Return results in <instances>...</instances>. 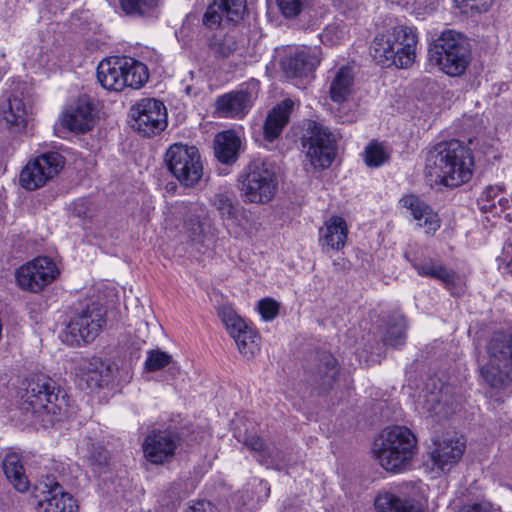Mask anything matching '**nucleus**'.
<instances>
[{
	"label": "nucleus",
	"instance_id": "obj_49",
	"mask_svg": "<svg viewBox=\"0 0 512 512\" xmlns=\"http://www.w3.org/2000/svg\"><path fill=\"white\" fill-rule=\"evenodd\" d=\"M185 512H217L216 507L209 501H198Z\"/></svg>",
	"mask_w": 512,
	"mask_h": 512
},
{
	"label": "nucleus",
	"instance_id": "obj_51",
	"mask_svg": "<svg viewBox=\"0 0 512 512\" xmlns=\"http://www.w3.org/2000/svg\"><path fill=\"white\" fill-rule=\"evenodd\" d=\"M99 457H100L99 463L95 464V466H96L95 471L98 473H101L102 468L104 466H106V464H107V456H106V453H104V454H99Z\"/></svg>",
	"mask_w": 512,
	"mask_h": 512
},
{
	"label": "nucleus",
	"instance_id": "obj_55",
	"mask_svg": "<svg viewBox=\"0 0 512 512\" xmlns=\"http://www.w3.org/2000/svg\"><path fill=\"white\" fill-rule=\"evenodd\" d=\"M508 267H509V272L512 274V259H511V262L509 263Z\"/></svg>",
	"mask_w": 512,
	"mask_h": 512
},
{
	"label": "nucleus",
	"instance_id": "obj_45",
	"mask_svg": "<svg viewBox=\"0 0 512 512\" xmlns=\"http://www.w3.org/2000/svg\"><path fill=\"white\" fill-rule=\"evenodd\" d=\"M305 3L306 0H277L278 7L286 18L299 15Z\"/></svg>",
	"mask_w": 512,
	"mask_h": 512
},
{
	"label": "nucleus",
	"instance_id": "obj_54",
	"mask_svg": "<svg viewBox=\"0 0 512 512\" xmlns=\"http://www.w3.org/2000/svg\"><path fill=\"white\" fill-rule=\"evenodd\" d=\"M328 33H329V29H326L322 35L323 38H327L328 36Z\"/></svg>",
	"mask_w": 512,
	"mask_h": 512
},
{
	"label": "nucleus",
	"instance_id": "obj_31",
	"mask_svg": "<svg viewBox=\"0 0 512 512\" xmlns=\"http://www.w3.org/2000/svg\"><path fill=\"white\" fill-rule=\"evenodd\" d=\"M374 505L377 512H424L418 501L411 498H401L390 492L378 494Z\"/></svg>",
	"mask_w": 512,
	"mask_h": 512
},
{
	"label": "nucleus",
	"instance_id": "obj_30",
	"mask_svg": "<svg viewBox=\"0 0 512 512\" xmlns=\"http://www.w3.org/2000/svg\"><path fill=\"white\" fill-rule=\"evenodd\" d=\"M241 140L233 131H223L214 138V153L218 161L231 165L238 159Z\"/></svg>",
	"mask_w": 512,
	"mask_h": 512
},
{
	"label": "nucleus",
	"instance_id": "obj_13",
	"mask_svg": "<svg viewBox=\"0 0 512 512\" xmlns=\"http://www.w3.org/2000/svg\"><path fill=\"white\" fill-rule=\"evenodd\" d=\"M64 157L55 151L43 153L29 161L20 173V184L27 190L43 187L62 170Z\"/></svg>",
	"mask_w": 512,
	"mask_h": 512
},
{
	"label": "nucleus",
	"instance_id": "obj_41",
	"mask_svg": "<svg viewBox=\"0 0 512 512\" xmlns=\"http://www.w3.org/2000/svg\"><path fill=\"white\" fill-rule=\"evenodd\" d=\"M209 48L216 57L227 58L237 50V41L231 34L215 35L209 41Z\"/></svg>",
	"mask_w": 512,
	"mask_h": 512
},
{
	"label": "nucleus",
	"instance_id": "obj_35",
	"mask_svg": "<svg viewBox=\"0 0 512 512\" xmlns=\"http://www.w3.org/2000/svg\"><path fill=\"white\" fill-rule=\"evenodd\" d=\"M212 206L218 211L224 221H234L239 213L238 201L233 191L220 189L211 199Z\"/></svg>",
	"mask_w": 512,
	"mask_h": 512
},
{
	"label": "nucleus",
	"instance_id": "obj_43",
	"mask_svg": "<svg viewBox=\"0 0 512 512\" xmlns=\"http://www.w3.org/2000/svg\"><path fill=\"white\" fill-rule=\"evenodd\" d=\"M172 361L171 355L160 350H149L145 360V369L150 372L158 371Z\"/></svg>",
	"mask_w": 512,
	"mask_h": 512
},
{
	"label": "nucleus",
	"instance_id": "obj_23",
	"mask_svg": "<svg viewBox=\"0 0 512 512\" xmlns=\"http://www.w3.org/2000/svg\"><path fill=\"white\" fill-rule=\"evenodd\" d=\"M320 63L318 51L302 48L282 61V68L289 78H308L312 76Z\"/></svg>",
	"mask_w": 512,
	"mask_h": 512
},
{
	"label": "nucleus",
	"instance_id": "obj_50",
	"mask_svg": "<svg viewBox=\"0 0 512 512\" xmlns=\"http://www.w3.org/2000/svg\"><path fill=\"white\" fill-rule=\"evenodd\" d=\"M458 512H492V509L487 503H474L464 505Z\"/></svg>",
	"mask_w": 512,
	"mask_h": 512
},
{
	"label": "nucleus",
	"instance_id": "obj_39",
	"mask_svg": "<svg viewBox=\"0 0 512 512\" xmlns=\"http://www.w3.org/2000/svg\"><path fill=\"white\" fill-rule=\"evenodd\" d=\"M233 339L239 352L246 358L254 357V355L259 351L258 335L249 326L246 327V329H243Z\"/></svg>",
	"mask_w": 512,
	"mask_h": 512
},
{
	"label": "nucleus",
	"instance_id": "obj_25",
	"mask_svg": "<svg viewBox=\"0 0 512 512\" xmlns=\"http://www.w3.org/2000/svg\"><path fill=\"white\" fill-rule=\"evenodd\" d=\"M294 101L286 98L269 111L263 125V136L268 142L277 139L290 119L294 108Z\"/></svg>",
	"mask_w": 512,
	"mask_h": 512
},
{
	"label": "nucleus",
	"instance_id": "obj_36",
	"mask_svg": "<svg viewBox=\"0 0 512 512\" xmlns=\"http://www.w3.org/2000/svg\"><path fill=\"white\" fill-rule=\"evenodd\" d=\"M3 470L7 480L19 492H26L29 488V481L24 473L20 458L16 454H9L3 461Z\"/></svg>",
	"mask_w": 512,
	"mask_h": 512
},
{
	"label": "nucleus",
	"instance_id": "obj_4",
	"mask_svg": "<svg viewBox=\"0 0 512 512\" xmlns=\"http://www.w3.org/2000/svg\"><path fill=\"white\" fill-rule=\"evenodd\" d=\"M18 397L19 408L32 418H39L44 413L56 414L65 402V394L56 382L43 375L23 382Z\"/></svg>",
	"mask_w": 512,
	"mask_h": 512
},
{
	"label": "nucleus",
	"instance_id": "obj_38",
	"mask_svg": "<svg viewBox=\"0 0 512 512\" xmlns=\"http://www.w3.org/2000/svg\"><path fill=\"white\" fill-rule=\"evenodd\" d=\"M424 407L429 414L440 418L448 417L454 411L448 405L447 389H440L438 392H430L425 395Z\"/></svg>",
	"mask_w": 512,
	"mask_h": 512
},
{
	"label": "nucleus",
	"instance_id": "obj_37",
	"mask_svg": "<svg viewBox=\"0 0 512 512\" xmlns=\"http://www.w3.org/2000/svg\"><path fill=\"white\" fill-rule=\"evenodd\" d=\"M406 322L402 314L395 313L388 317L385 330L383 333V341L391 347L402 346L406 339Z\"/></svg>",
	"mask_w": 512,
	"mask_h": 512
},
{
	"label": "nucleus",
	"instance_id": "obj_16",
	"mask_svg": "<svg viewBox=\"0 0 512 512\" xmlns=\"http://www.w3.org/2000/svg\"><path fill=\"white\" fill-rule=\"evenodd\" d=\"M56 264L48 257H37L16 271V280L23 290L38 293L58 276Z\"/></svg>",
	"mask_w": 512,
	"mask_h": 512
},
{
	"label": "nucleus",
	"instance_id": "obj_26",
	"mask_svg": "<svg viewBox=\"0 0 512 512\" xmlns=\"http://www.w3.org/2000/svg\"><path fill=\"white\" fill-rule=\"evenodd\" d=\"M401 205L410 211L417 224L426 232H435L440 227L438 215L415 195H408L400 200Z\"/></svg>",
	"mask_w": 512,
	"mask_h": 512
},
{
	"label": "nucleus",
	"instance_id": "obj_15",
	"mask_svg": "<svg viewBox=\"0 0 512 512\" xmlns=\"http://www.w3.org/2000/svg\"><path fill=\"white\" fill-rule=\"evenodd\" d=\"M117 366L99 357L84 358L75 368L78 385L91 392L108 387L115 378Z\"/></svg>",
	"mask_w": 512,
	"mask_h": 512
},
{
	"label": "nucleus",
	"instance_id": "obj_44",
	"mask_svg": "<svg viewBox=\"0 0 512 512\" xmlns=\"http://www.w3.org/2000/svg\"><path fill=\"white\" fill-rule=\"evenodd\" d=\"M501 192L499 186H488L479 198L480 209L484 212L496 209L495 198Z\"/></svg>",
	"mask_w": 512,
	"mask_h": 512
},
{
	"label": "nucleus",
	"instance_id": "obj_2",
	"mask_svg": "<svg viewBox=\"0 0 512 512\" xmlns=\"http://www.w3.org/2000/svg\"><path fill=\"white\" fill-rule=\"evenodd\" d=\"M418 37L414 29L398 25L377 34L370 46V54L377 64L410 67L416 58Z\"/></svg>",
	"mask_w": 512,
	"mask_h": 512
},
{
	"label": "nucleus",
	"instance_id": "obj_11",
	"mask_svg": "<svg viewBox=\"0 0 512 512\" xmlns=\"http://www.w3.org/2000/svg\"><path fill=\"white\" fill-rule=\"evenodd\" d=\"M306 157L316 169H324L331 165L336 152V138L328 128L311 122L302 139Z\"/></svg>",
	"mask_w": 512,
	"mask_h": 512
},
{
	"label": "nucleus",
	"instance_id": "obj_8",
	"mask_svg": "<svg viewBox=\"0 0 512 512\" xmlns=\"http://www.w3.org/2000/svg\"><path fill=\"white\" fill-rule=\"evenodd\" d=\"M489 364L481 368L486 383L504 389L512 383V332H496L487 343Z\"/></svg>",
	"mask_w": 512,
	"mask_h": 512
},
{
	"label": "nucleus",
	"instance_id": "obj_34",
	"mask_svg": "<svg viewBox=\"0 0 512 512\" xmlns=\"http://www.w3.org/2000/svg\"><path fill=\"white\" fill-rule=\"evenodd\" d=\"M161 0H120L121 11L128 17L148 19L158 15Z\"/></svg>",
	"mask_w": 512,
	"mask_h": 512
},
{
	"label": "nucleus",
	"instance_id": "obj_20",
	"mask_svg": "<svg viewBox=\"0 0 512 512\" xmlns=\"http://www.w3.org/2000/svg\"><path fill=\"white\" fill-rule=\"evenodd\" d=\"M339 374V365L335 357L327 352H317L307 369V381L321 392L331 389Z\"/></svg>",
	"mask_w": 512,
	"mask_h": 512
},
{
	"label": "nucleus",
	"instance_id": "obj_9",
	"mask_svg": "<svg viewBox=\"0 0 512 512\" xmlns=\"http://www.w3.org/2000/svg\"><path fill=\"white\" fill-rule=\"evenodd\" d=\"M105 324L104 308L91 302L77 309L62 334L63 342L71 346L92 342Z\"/></svg>",
	"mask_w": 512,
	"mask_h": 512
},
{
	"label": "nucleus",
	"instance_id": "obj_12",
	"mask_svg": "<svg viewBox=\"0 0 512 512\" xmlns=\"http://www.w3.org/2000/svg\"><path fill=\"white\" fill-rule=\"evenodd\" d=\"M259 89V81L252 79L237 90L218 96L215 101V113L222 118L243 119L258 97Z\"/></svg>",
	"mask_w": 512,
	"mask_h": 512
},
{
	"label": "nucleus",
	"instance_id": "obj_28",
	"mask_svg": "<svg viewBox=\"0 0 512 512\" xmlns=\"http://www.w3.org/2000/svg\"><path fill=\"white\" fill-rule=\"evenodd\" d=\"M3 117L9 128L14 132H22L26 129L31 116V107L23 97L14 94L8 98L7 105L2 109Z\"/></svg>",
	"mask_w": 512,
	"mask_h": 512
},
{
	"label": "nucleus",
	"instance_id": "obj_53",
	"mask_svg": "<svg viewBox=\"0 0 512 512\" xmlns=\"http://www.w3.org/2000/svg\"><path fill=\"white\" fill-rule=\"evenodd\" d=\"M339 7L349 6L352 0H333Z\"/></svg>",
	"mask_w": 512,
	"mask_h": 512
},
{
	"label": "nucleus",
	"instance_id": "obj_14",
	"mask_svg": "<svg viewBox=\"0 0 512 512\" xmlns=\"http://www.w3.org/2000/svg\"><path fill=\"white\" fill-rule=\"evenodd\" d=\"M132 127L144 136L159 134L167 126L164 104L154 98L139 100L130 109Z\"/></svg>",
	"mask_w": 512,
	"mask_h": 512
},
{
	"label": "nucleus",
	"instance_id": "obj_40",
	"mask_svg": "<svg viewBox=\"0 0 512 512\" xmlns=\"http://www.w3.org/2000/svg\"><path fill=\"white\" fill-rule=\"evenodd\" d=\"M218 316L225 325L228 333L232 338L237 336L248 325L246 322L234 311L231 306H221L218 308Z\"/></svg>",
	"mask_w": 512,
	"mask_h": 512
},
{
	"label": "nucleus",
	"instance_id": "obj_42",
	"mask_svg": "<svg viewBox=\"0 0 512 512\" xmlns=\"http://www.w3.org/2000/svg\"><path fill=\"white\" fill-rule=\"evenodd\" d=\"M387 159L388 155L380 143L372 142L364 151V161L369 167H379L384 164Z\"/></svg>",
	"mask_w": 512,
	"mask_h": 512
},
{
	"label": "nucleus",
	"instance_id": "obj_24",
	"mask_svg": "<svg viewBox=\"0 0 512 512\" xmlns=\"http://www.w3.org/2000/svg\"><path fill=\"white\" fill-rule=\"evenodd\" d=\"M243 443L254 452L256 460L267 468L281 470L287 465L283 452L275 446L267 445L261 437L249 435Z\"/></svg>",
	"mask_w": 512,
	"mask_h": 512
},
{
	"label": "nucleus",
	"instance_id": "obj_46",
	"mask_svg": "<svg viewBox=\"0 0 512 512\" xmlns=\"http://www.w3.org/2000/svg\"><path fill=\"white\" fill-rule=\"evenodd\" d=\"M258 311L264 320L271 321L279 312V304L271 298H265L258 302Z\"/></svg>",
	"mask_w": 512,
	"mask_h": 512
},
{
	"label": "nucleus",
	"instance_id": "obj_10",
	"mask_svg": "<svg viewBox=\"0 0 512 512\" xmlns=\"http://www.w3.org/2000/svg\"><path fill=\"white\" fill-rule=\"evenodd\" d=\"M168 171L185 187H194L203 176V164L195 146L172 144L166 151Z\"/></svg>",
	"mask_w": 512,
	"mask_h": 512
},
{
	"label": "nucleus",
	"instance_id": "obj_47",
	"mask_svg": "<svg viewBox=\"0 0 512 512\" xmlns=\"http://www.w3.org/2000/svg\"><path fill=\"white\" fill-rule=\"evenodd\" d=\"M494 0H455L460 9L471 10L476 13L486 12Z\"/></svg>",
	"mask_w": 512,
	"mask_h": 512
},
{
	"label": "nucleus",
	"instance_id": "obj_33",
	"mask_svg": "<svg viewBox=\"0 0 512 512\" xmlns=\"http://www.w3.org/2000/svg\"><path fill=\"white\" fill-rule=\"evenodd\" d=\"M354 73L351 67L339 68L331 78L329 96L335 103H343L353 92Z\"/></svg>",
	"mask_w": 512,
	"mask_h": 512
},
{
	"label": "nucleus",
	"instance_id": "obj_29",
	"mask_svg": "<svg viewBox=\"0 0 512 512\" xmlns=\"http://www.w3.org/2000/svg\"><path fill=\"white\" fill-rule=\"evenodd\" d=\"M348 228L346 221L340 216H332L319 231V242L322 248L339 250L344 247Z\"/></svg>",
	"mask_w": 512,
	"mask_h": 512
},
{
	"label": "nucleus",
	"instance_id": "obj_1",
	"mask_svg": "<svg viewBox=\"0 0 512 512\" xmlns=\"http://www.w3.org/2000/svg\"><path fill=\"white\" fill-rule=\"evenodd\" d=\"M473 157L459 140L440 142L427 153L425 173L431 181L447 187H458L472 176Z\"/></svg>",
	"mask_w": 512,
	"mask_h": 512
},
{
	"label": "nucleus",
	"instance_id": "obj_18",
	"mask_svg": "<svg viewBox=\"0 0 512 512\" xmlns=\"http://www.w3.org/2000/svg\"><path fill=\"white\" fill-rule=\"evenodd\" d=\"M180 444L178 434L170 430H152L142 444L145 459L154 465L170 462Z\"/></svg>",
	"mask_w": 512,
	"mask_h": 512
},
{
	"label": "nucleus",
	"instance_id": "obj_52",
	"mask_svg": "<svg viewBox=\"0 0 512 512\" xmlns=\"http://www.w3.org/2000/svg\"><path fill=\"white\" fill-rule=\"evenodd\" d=\"M508 199L505 197H500L498 199V205L500 206V211H504L508 207Z\"/></svg>",
	"mask_w": 512,
	"mask_h": 512
},
{
	"label": "nucleus",
	"instance_id": "obj_3",
	"mask_svg": "<svg viewBox=\"0 0 512 512\" xmlns=\"http://www.w3.org/2000/svg\"><path fill=\"white\" fill-rule=\"evenodd\" d=\"M417 449L415 435L404 426L384 429L375 439L373 455L388 472L398 473L411 463Z\"/></svg>",
	"mask_w": 512,
	"mask_h": 512
},
{
	"label": "nucleus",
	"instance_id": "obj_21",
	"mask_svg": "<svg viewBox=\"0 0 512 512\" xmlns=\"http://www.w3.org/2000/svg\"><path fill=\"white\" fill-rule=\"evenodd\" d=\"M246 8V0H215L207 7L202 22L208 28H215L223 22L238 23Z\"/></svg>",
	"mask_w": 512,
	"mask_h": 512
},
{
	"label": "nucleus",
	"instance_id": "obj_48",
	"mask_svg": "<svg viewBox=\"0 0 512 512\" xmlns=\"http://www.w3.org/2000/svg\"><path fill=\"white\" fill-rule=\"evenodd\" d=\"M181 486H182L181 483H175V484H173V486H171V488L168 491V493H169L168 497L175 498L174 500H171V507H168V509L171 511L175 510L176 502L181 499V495H180ZM161 503L163 506L164 505L169 506V502L167 501L166 496L162 498Z\"/></svg>",
	"mask_w": 512,
	"mask_h": 512
},
{
	"label": "nucleus",
	"instance_id": "obj_6",
	"mask_svg": "<svg viewBox=\"0 0 512 512\" xmlns=\"http://www.w3.org/2000/svg\"><path fill=\"white\" fill-rule=\"evenodd\" d=\"M97 79L104 89L119 92L125 87H142L148 80V72L143 63L132 58L113 57L98 64Z\"/></svg>",
	"mask_w": 512,
	"mask_h": 512
},
{
	"label": "nucleus",
	"instance_id": "obj_5",
	"mask_svg": "<svg viewBox=\"0 0 512 512\" xmlns=\"http://www.w3.org/2000/svg\"><path fill=\"white\" fill-rule=\"evenodd\" d=\"M238 189L243 202L266 204L278 189V179L273 165L261 159L251 161L239 174Z\"/></svg>",
	"mask_w": 512,
	"mask_h": 512
},
{
	"label": "nucleus",
	"instance_id": "obj_17",
	"mask_svg": "<svg viewBox=\"0 0 512 512\" xmlns=\"http://www.w3.org/2000/svg\"><path fill=\"white\" fill-rule=\"evenodd\" d=\"M39 512H77L78 505L73 496L66 492L55 478L47 476L36 486Z\"/></svg>",
	"mask_w": 512,
	"mask_h": 512
},
{
	"label": "nucleus",
	"instance_id": "obj_7",
	"mask_svg": "<svg viewBox=\"0 0 512 512\" xmlns=\"http://www.w3.org/2000/svg\"><path fill=\"white\" fill-rule=\"evenodd\" d=\"M429 60L449 76H459L470 61V51L465 38L453 31H444L430 46Z\"/></svg>",
	"mask_w": 512,
	"mask_h": 512
},
{
	"label": "nucleus",
	"instance_id": "obj_19",
	"mask_svg": "<svg viewBox=\"0 0 512 512\" xmlns=\"http://www.w3.org/2000/svg\"><path fill=\"white\" fill-rule=\"evenodd\" d=\"M465 449L464 438L456 435H445L433 440L428 451L432 469L450 471L460 461Z\"/></svg>",
	"mask_w": 512,
	"mask_h": 512
},
{
	"label": "nucleus",
	"instance_id": "obj_32",
	"mask_svg": "<svg viewBox=\"0 0 512 512\" xmlns=\"http://www.w3.org/2000/svg\"><path fill=\"white\" fill-rule=\"evenodd\" d=\"M413 267L419 275L431 277L441 281L445 287L451 291V293H454L453 289L460 282V277L457 273L434 262L433 260L415 262L413 263Z\"/></svg>",
	"mask_w": 512,
	"mask_h": 512
},
{
	"label": "nucleus",
	"instance_id": "obj_22",
	"mask_svg": "<svg viewBox=\"0 0 512 512\" xmlns=\"http://www.w3.org/2000/svg\"><path fill=\"white\" fill-rule=\"evenodd\" d=\"M61 124L76 133H85L94 125L93 106L89 97L80 96L62 114Z\"/></svg>",
	"mask_w": 512,
	"mask_h": 512
},
{
	"label": "nucleus",
	"instance_id": "obj_27",
	"mask_svg": "<svg viewBox=\"0 0 512 512\" xmlns=\"http://www.w3.org/2000/svg\"><path fill=\"white\" fill-rule=\"evenodd\" d=\"M174 213L182 217L183 230L188 234L192 240L198 238L204 230V223L202 221L205 215V209L199 203H176L174 206Z\"/></svg>",
	"mask_w": 512,
	"mask_h": 512
}]
</instances>
